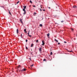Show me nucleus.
Listing matches in <instances>:
<instances>
[{
    "label": "nucleus",
    "instance_id": "4468645a",
    "mask_svg": "<svg viewBox=\"0 0 77 77\" xmlns=\"http://www.w3.org/2000/svg\"><path fill=\"white\" fill-rule=\"evenodd\" d=\"M33 64H32V65L31 66V67H32V66H33Z\"/></svg>",
    "mask_w": 77,
    "mask_h": 77
},
{
    "label": "nucleus",
    "instance_id": "9b49d317",
    "mask_svg": "<svg viewBox=\"0 0 77 77\" xmlns=\"http://www.w3.org/2000/svg\"><path fill=\"white\" fill-rule=\"evenodd\" d=\"M39 26H40V27H42V24H40Z\"/></svg>",
    "mask_w": 77,
    "mask_h": 77
},
{
    "label": "nucleus",
    "instance_id": "4c0bfd02",
    "mask_svg": "<svg viewBox=\"0 0 77 77\" xmlns=\"http://www.w3.org/2000/svg\"><path fill=\"white\" fill-rule=\"evenodd\" d=\"M34 16H35V15H34Z\"/></svg>",
    "mask_w": 77,
    "mask_h": 77
},
{
    "label": "nucleus",
    "instance_id": "f03ea898",
    "mask_svg": "<svg viewBox=\"0 0 77 77\" xmlns=\"http://www.w3.org/2000/svg\"><path fill=\"white\" fill-rule=\"evenodd\" d=\"M39 50L40 52H41V51H42V48H39Z\"/></svg>",
    "mask_w": 77,
    "mask_h": 77
},
{
    "label": "nucleus",
    "instance_id": "473e14b6",
    "mask_svg": "<svg viewBox=\"0 0 77 77\" xmlns=\"http://www.w3.org/2000/svg\"><path fill=\"white\" fill-rule=\"evenodd\" d=\"M49 9H51V8L50 7H48Z\"/></svg>",
    "mask_w": 77,
    "mask_h": 77
},
{
    "label": "nucleus",
    "instance_id": "e433bc0d",
    "mask_svg": "<svg viewBox=\"0 0 77 77\" xmlns=\"http://www.w3.org/2000/svg\"><path fill=\"white\" fill-rule=\"evenodd\" d=\"M19 67H20V65L19 66Z\"/></svg>",
    "mask_w": 77,
    "mask_h": 77
},
{
    "label": "nucleus",
    "instance_id": "ddd939ff",
    "mask_svg": "<svg viewBox=\"0 0 77 77\" xmlns=\"http://www.w3.org/2000/svg\"><path fill=\"white\" fill-rule=\"evenodd\" d=\"M51 55H53V53L52 52H51Z\"/></svg>",
    "mask_w": 77,
    "mask_h": 77
},
{
    "label": "nucleus",
    "instance_id": "c9c22d12",
    "mask_svg": "<svg viewBox=\"0 0 77 77\" xmlns=\"http://www.w3.org/2000/svg\"><path fill=\"white\" fill-rule=\"evenodd\" d=\"M63 21H61V23H63Z\"/></svg>",
    "mask_w": 77,
    "mask_h": 77
},
{
    "label": "nucleus",
    "instance_id": "0eeeda50",
    "mask_svg": "<svg viewBox=\"0 0 77 77\" xmlns=\"http://www.w3.org/2000/svg\"><path fill=\"white\" fill-rule=\"evenodd\" d=\"M17 33H18V29H17Z\"/></svg>",
    "mask_w": 77,
    "mask_h": 77
},
{
    "label": "nucleus",
    "instance_id": "4be33fe9",
    "mask_svg": "<svg viewBox=\"0 0 77 77\" xmlns=\"http://www.w3.org/2000/svg\"><path fill=\"white\" fill-rule=\"evenodd\" d=\"M30 3H32V1H30Z\"/></svg>",
    "mask_w": 77,
    "mask_h": 77
},
{
    "label": "nucleus",
    "instance_id": "7c9ffc66",
    "mask_svg": "<svg viewBox=\"0 0 77 77\" xmlns=\"http://www.w3.org/2000/svg\"><path fill=\"white\" fill-rule=\"evenodd\" d=\"M40 11H42V9H40Z\"/></svg>",
    "mask_w": 77,
    "mask_h": 77
},
{
    "label": "nucleus",
    "instance_id": "b1692460",
    "mask_svg": "<svg viewBox=\"0 0 77 77\" xmlns=\"http://www.w3.org/2000/svg\"><path fill=\"white\" fill-rule=\"evenodd\" d=\"M36 42H38V40H37L36 41Z\"/></svg>",
    "mask_w": 77,
    "mask_h": 77
},
{
    "label": "nucleus",
    "instance_id": "dca6fc26",
    "mask_svg": "<svg viewBox=\"0 0 77 77\" xmlns=\"http://www.w3.org/2000/svg\"><path fill=\"white\" fill-rule=\"evenodd\" d=\"M24 31L25 32H26V29H25L24 30Z\"/></svg>",
    "mask_w": 77,
    "mask_h": 77
},
{
    "label": "nucleus",
    "instance_id": "9d476101",
    "mask_svg": "<svg viewBox=\"0 0 77 77\" xmlns=\"http://www.w3.org/2000/svg\"><path fill=\"white\" fill-rule=\"evenodd\" d=\"M54 41H56V42H58V41L57 40H56V39H55L54 40Z\"/></svg>",
    "mask_w": 77,
    "mask_h": 77
},
{
    "label": "nucleus",
    "instance_id": "aec40b11",
    "mask_svg": "<svg viewBox=\"0 0 77 77\" xmlns=\"http://www.w3.org/2000/svg\"><path fill=\"white\" fill-rule=\"evenodd\" d=\"M29 32H30V31H29L28 32V35H29Z\"/></svg>",
    "mask_w": 77,
    "mask_h": 77
},
{
    "label": "nucleus",
    "instance_id": "7ed1b4c3",
    "mask_svg": "<svg viewBox=\"0 0 77 77\" xmlns=\"http://www.w3.org/2000/svg\"><path fill=\"white\" fill-rule=\"evenodd\" d=\"M42 45H44V44H45V43H44V41H42Z\"/></svg>",
    "mask_w": 77,
    "mask_h": 77
},
{
    "label": "nucleus",
    "instance_id": "1a4fd4ad",
    "mask_svg": "<svg viewBox=\"0 0 77 77\" xmlns=\"http://www.w3.org/2000/svg\"><path fill=\"white\" fill-rule=\"evenodd\" d=\"M21 38H23V37H22V36H23V35H22V34H21Z\"/></svg>",
    "mask_w": 77,
    "mask_h": 77
},
{
    "label": "nucleus",
    "instance_id": "c85d7f7f",
    "mask_svg": "<svg viewBox=\"0 0 77 77\" xmlns=\"http://www.w3.org/2000/svg\"><path fill=\"white\" fill-rule=\"evenodd\" d=\"M34 14H36V13H34Z\"/></svg>",
    "mask_w": 77,
    "mask_h": 77
},
{
    "label": "nucleus",
    "instance_id": "c756f323",
    "mask_svg": "<svg viewBox=\"0 0 77 77\" xmlns=\"http://www.w3.org/2000/svg\"><path fill=\"white\" fill-rule=\"evenodd\" d=\"M28 36H29L30 37H31V35H28Z\"/></svg>",
    "mask_w": 77,
    "mask_h": 77
},
{
    "label": "nucleus",
    "instance_id": "6e6552de",
    "mask_svg": "<svg viewBox=\"0 0 77 77\" xmlns=\"http://www.w3.org/2000/svg\"><path fill=\"white\" fill-rule=\"evenodd\" d=\"M47 36H50V33H48L47 34Z\"/></svg>",
    "mask_w": 77,
    "mask_h": 77
},
{
    "label": "nucleus",
    "instance_id": "a211bd4d",
    "mask_svg": "<svg viewBox=\"0 0 77 77\" xmlns=\"http://www.w3.org/2000/svg\"><path fill=\"white\" fill-rule=\"evenodd\" d=\"M71 29L72 31H73V30H74V29H73L71 28Z\"/></svg>",
    "mask_w": 77,
    "mask_h": 77
},
{
    "label": "nucleus",
    "instance_id": "6ab92c4d",
    "mask_svg": "<svg viewBox=\"0 0 77 77\" xmlns=\"http://www.w3.org/2000/svg\"><path fill=\"white\" fill-rule=\"evenodd\" d=\"M9 14L10 15H11V13L10 12V11H9Z\"/></svg>",
    "mask_w": 77,
    "mask_h": 77
},
{
    "label": "nucleus",
    "instance_id": "cd10ccee",
    "mask_svg": "<svg viewBox=\"0 0 77 77\" xmlns=\"http://www.w3.org/2000/svg\"><path fill=\"white\" fill-rule=\"evenodd\" d=\"M64 42V43H66V42Z\"/></svg>",
    "mask_w": 77,
    "mask_h": 77
},
{
    "label": "nucleus",
    "instance_id": "72a5a7b5",
    "mask_svg": "<svg viewBox=\"0 0 77 77\" xmlns=\"http://www.w3.org/2000/svg\"><path fill=\"white\" fill-rule=\"evenodd\" d=\"M45 11V10H43V11Z\"/></svg>",
    "mask_w": 77,
    "mask_h": 77
},
{
    "label": "nucleus",
    "instance_id": "f704fd0d",
    "mask_svg": "<svg viewBox=\"0 0 77 77\" xmlns=\"http://www.w3.org/2000/svg\"><path fill=\"white\" fill-rule=\"evenodd\" d=\"M72 52V51H70V52Z\"/></svg>",
    "mask_w": 77,
    "mask_h": 77
},
{
    "label": "nucleus",
    "instance_id": "393cba45",
    "mask_svg": "<svg viewBox=\"0 0 77 77\" xmlns=\"http://www.w3.org/2000/svg\"><path fill=\"white\" fill-rule=\"evenodd\" d=\"M40 7H41V8H42V5H40Z\"/></svg>",
    "mask_w": 77,
    "mask_h": 77
},
{
    "label": "nucleus",
    "instance_id": "f8f14e48",
    "mask_svg": "<svg viewBox=\"0 0 77 77\" xmlns=\"http://www.w3.org/2000/svg\"><path fill=\"white\" fill-rule=\"evenodd\" d=\"M26 70V69H23V71H25Z\"/></svg>",
    "mask_w": 77,
    "mask_h": 77
},
{
    "label": "nucleus",
    "instance_id": "2f4dec72",
    "mask_svg": "<svg viewBox=\"0 0 77 77\" xmlns=\"http://www.w3.org/2000/svg\"><path fill=\"white\" fill-rule=\"evenodd\" d=\"M33 7H35V5H34V6H33Z\"/></svg>",
    "mask_w": 77,
    "mask_h": 77
},
{
    "label": "nucleus",
    "instance_id": "bb28decb",
    "mask_svg": "<svg viewBox=\"0 0 77 77\" xmlns=\"http://www.w3.org/2000/svg\"><path fill=\"white\" fill-rule=\"evenodd\" d=\"M29 59H30V60H31V58H30Z\"/></svg>",
    "mask_w": 77,
    "mask_h": 77
},
{
    "label": "nucleus",
    "instance_id": "39448f33",
    "mask_svg": "<svg viewBox=\"0 0 77 77\" xmlns=\"http://www.w3.org/2000/svg\"><path fill=\"white\" fill-rule=\"evenodd\" d=\"M33 45H34V44H33V43H32L31 45V47H33Z\"/></svg>",
    "mask_w": 77,
    "mask_h": 77
},
{
    "label": "nucleus",
    "instance_id": "f3484780",
    "mask_svg": "<svg viewBox=\"0 0 77 77\" xmlns=\"http://www.w3.org/2000/svg\"><path fill=\"white\" fill-rule=\"evenodd\" d=\"M43 61H46V60L45 59H44L43 60Z\"/></svg>",
    "mask_w": 77,
    "mask_h": 77
},
{
    "label": "nucleus",
    "instance_id": "a878e982",
    "mask_svg": "<svg viewBox=\"0 0 77 77\" xmlns=\"http://www.w3.org/2000/svg\"><path fill=\"white\" fill-rule=\"evenodd\" d=\"M58 45H60V43H59V42L58 43Z\"/></svg>",
    "mask_w": 77,
    "mask_h": 77
},
{
    "label": "nucleus",
    "instance_id": "423d86ee",
    "mask_svg": "<svg viewBox=\"0 0 77 77\" xmlns=\"http://www.w3.org/2000/svg\"><path fill=\"white\" fill-rule=\"evenodd\" d=\"M73 8H77V7H76V6L75 5H74L73 6Z\"/></svg>",
    "mask_w": 77,
    "mask_h": 77
},
{
    "label": "nucleus",
    "instance_id": "5701e85b",
    "mask_svg": "<svg viewBox=\"0 0 77 77\" xmlns=\"http://www.w3.org/2000/svg\"><path fill=\"white\" fill-rule=\"evenodd\" d=\"M28 41V40L27 39L26 40V42H27Z\"/></svg>",
    "mask_w": 77,
    "mask_h": 77
},
{
    "label": "nucleus",
    "instance_id": "20e7f679",
    "mask_svg": "<svg viewBox=\"0 0 77 77\" xmlns=\"http://www.w3.org/2000/svg\"><path fill=\"white\" fill-rule=\"evenodd\" d=\"M20 21L21 23H22V24H23V21H22V19H21L20 20Z\"/></svg>",
    "mask_w": 77,
    "mask_h": 77
},
{
    "label": "nucleus",
    "instance_id": "412c9836",
    "mask_svg": "<svg viewBox=\"0 0 77 77\" xmlns=\"http://www.w3.org/2000/svg\"><path fill=\"white\" fill-rule=\"evenodd\" d=\"M26 50H27L28 49V48H27V47H26Z\"/></svg>",
    "mask_w": 77,
    "mask_h": 77
},
{
    "label": "nucleus",
    "instance_id": "2eb2a0df",
    "mask_svg": "<svg viewBox=\"0 0 77 77\" xmlns=\"http://www.w3.org/2000/svg\"><path fill=\"white\" fill-rule=\"evenodd\" d=\"M20 3V1H18L17 3V4H18V3Z\"/></svg>",
    "mask_w": 77,
    "mask_h": 77
},
{
    "label": "nucleus",
    "instance_id": "f257e3e1",
    "mask_svg": "<svg viewBox=\"0 0 77 77\" xmlns=\"http://www.w3.org/2000/svg\"><path fill=\"white\" fill-rule=\"evenodd\" d=\"M24 9H23V11H24V13H23L24 15H25L26 13V10H25V9H26V6H23Z\"/></svg>",
    "mask_w": 77,
    "mask_h": 77
}]
</instances>
